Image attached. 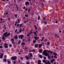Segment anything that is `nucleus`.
<instances>
[{"instance_id":"63","label":"nucleus","mask_w":64,"mask_h":64,"mask_svg":"<svg viewBox=\"0 0 64 64\" xmlns=\"http://www.w3.org/2000/svg\"><path fill=\"white\" fill-rule=\"evenodd\" d=\"M8 14V12L6 13V15H7Z\"/></svg>"},{"instance_id":"29","label":"nucleus","mask_w":64,"mask_h":64,"mask_svg":"<svg viewBox=\"0 0 64 64\" xmlns=\"http://www.w3.org/2000/svg\"><path fill=\"white\" fill-rule=\"evenodd\" d=\"M17 20L18 21V23H19L20 22V20H19V19H17Z\"/></svg>"},{"instance_id":"51","label":"nucleus","mask_w":64,"mask_h":64,"mask_svg":"<svg viewBox=\"0 0 64 64\" xmlns=\"http://www.w3.org/2000/svg\"><path fill=\"white\" fill-rule=\"evenodd\" d=\"M31 41V40H30V38H28V41Z\"/></svg>"},{"instance_id":"64","label":"nucleus","mask_w":64,"mask_h":64,"mask_svg":"<svg viewBox=\"0 0 64 64\" xmlns=\"http://www.w3.org/2000/svg\"><path fill=\"white\" fill-rule=\"evenodd\" d=\"M45 41V42H46V41H47V39H46Z\"/></svg>"},{"instance_id":"25","label":"nucleus","mask_w":64,"mask_h":64,"mask_svg":"<svg viewBox=\"0 0 64 64\" xmlns=\"http://www.w3.org/2000/svg\"><path fill=\"white\" fill-rule=\"evenodd\" d=\"M40 16H38V20H40Z\"/></svg>"},{"instance_id":"38","label":"nucleus","mask_w":64,"mask_h":64,"mask_svg":"<svg viewBox=\"0 0 64 64\" xmlns=\"http://www.w3.org/2000/svg\"><path fill=\"white\" fill-rule=\"evenodd\" d=\"M29 35H30V33H29L28 34H27L26 35V36H29Z\"/></svg>"},{"instance_id":"37","label":"nucleus","mask_w":64,"mask_h":64,"mask_svg":"<svg viewBox=\"0 0 64 64\" xmlns=\"http://www.w3.org/2000/svg\"><path fill=\"white\" fill-rule=\"evenodd\" d=\"M54 57L55 58H56V59H57V56H54Z\"/></svg>"},{"instance_id":"59","label":"nucleus","mask_w":64,"mask_h":64,"mask_svg":"<svg viewBox=\"0 0 64 64\" xmlns=\"http://www.w3.org/2000/svg\"><path fill=\"white\" fill-rule=\"evenodd\" d=\"M26 8V7L25 6H24V7L23 8L24 9H25Z\"/></svg>"},{"instance_id":"11","label":"nucleus","mask_w":64,"mask_h":64,"mask_svg":"<svg viewBox=\"0 0 64 64\" xmlns=\"http://www.w3.org/2000/svg\"><path fill=\"white\" fill-rule=\"evenodd\" d=\"M39 52H40V53H42V49H40L39 50Z\"/></svg>"},{"instance_id":"42","label":"nucleus","mask_w":64,"mask_h":64,"mask_svg":"<svg viewBox=\"0 0 64 64\" xmlns=\"http://www.w3.org/2000/svg\"><path fill=\"white\" fill-rule=\"evenodd\" d=\"M13 63L14 64H15V63H16V62L15 61H13Z\"/></svg>"},{"instance_id":"47","label":"nucleus","mask_w":64,"mask_h":64,"mask_svg":"<svg viewBox=\"0 0 64 64\" xmlns=\"http://www.w3.org/2000/svg\"><path fill=\"white\" fill-rule=\"evenodd\" d=\"M12 45L11 44H10L9 45L10 47H12Z\"/></svg>"},{"instance_id":"12","label":"nucleus","mask_w":64,"mask_h":64,"mask_svg":"<svg viewBox=\"0 0 64 64\" xmlns=\"http://www.w3.org/2000/svg\"><path fill=\"white\" fill-rule=\"evenodd\" d=\"M41 60H39L38 61V63L37 64H41Z\"/></svg>"},{"instance_id":"62","label":"nucleus","mask_w":64,"mask_h":64,"mask_svg":"<svg viewBox=\"0 0 64 64\" xmlns=\"http://www.w3.org/2000/svg\"><path fill=\"white\" fill-rule=\"evenodd\" d=\"M0 48H2V46H0Z\"/></svg>"},{"instance_id":"32","label":"nucleus","mask_w":64,"mask_h":64,"mask_svg":"<svg viewBox=\"0 0 64 64\" xmlns=\"http://www.w3.org/2000/svg\"><path fill=\"white\" fill-rule=\"evenodd\" d=\"M34 34H36V36H37V34L36 33V32H34Z\"/></svg>"},{"instance_id":"10","label":"nucleus","mask_w":64,"mask_h":64,"mask_svg":"<svg viewBox=\"0 0 64 64\" xmlns=\"http://www.w3.org/2000/svg\"><path fill=\"white\" fill-rule=\"evenodd\" d=\"M35 46L36 48H38V44H35Z\"/></svg>"},{"instance_id":"22","label":"nucleus","mask_w":64,"mask_h":64,"mask_svg":"<svg viewBox=\"0 0 64 64\" xmlns=\"http://www.w3.org/2000/svg\"><path fill=\"white\" fill-rule=\"evenodd\" d=\"M2 39H3V40H5V39H6V38H5V36H2Z\"/></svg>"},{"instance_id":"40","label":"nucleus","mask_w":64,"mask_h":64,"mask_svg":"<svg viewBox=\"0 0 64 64\" xmlns=\"http://www.w3.org/2000/svg\"><path fill=\"white\" fill-rule=\"evenodd\" d=\"M28 15L26 14V15L24 16H25V17H28Z\"/></svg>"},{"instance_id":"39","label":"nucleus","mask_w":64,"mask_h":64,"mask_svg":"<svg viewBox=\"0 0 64 64\" xmlns=\"http://www.w3.org/2000/svg\"><path fill=\"white\" fill-rule=\"evenodd\" d=\"M5 22V20H4L3 21H2V23H4V22Z\"/></svg>"},{"instance_id":"30","label":"nucleus","mask_w":64,"mask_h":64,"mask_svg":"<svg viewBox=\"0 0 64 64\" xmlns=\"http://www.w3.org/2000/svg\"><path fill=\"white\" fill-rule=\"evenodd\" d=\"M4 61V62H6V60H7V59L6 58H5L4 60H3Z\"/></svg>"},{"instance_id":"24","label":"nucleus","mask_w":64,"mask_h":64,"mask_svg":"<svg viewBox=\"0 0 64 64\" xmlns=\"http://www.w3.org/2000/svg\"><path fill=\"white\" fill-rule=\"evenodd\" d=\"M8 64H10V63H11V62L9 61V60H8Z\"/></svg>"},{"instance_id":"5","label":"nucleus","mask_w":64,"mask_h":64,"mask_svg":"<svg viewBox=\"0 0 64 64\" xmlns=\"http://www.w3.org/2000/svg\"><path fill=\"white\" fill-rule=\"evenodd\" d=\"M25 4L26 6H28V5H29V2H26L25 3Z\"/></svg>"},{"instance_id":"16","label":"nucleus","mask_w":64,"mask_h":64,"mask_svg":"<svg viewBox=\"0 0 64 64\" xmlns=\"http://www.w3.org/2000/svg\"><path fill=\"white\" fill-rule=\"evenodd\" d=\"M53 54L54 55H55V56H57V53L56 52H54L53 53Z\"/></svg>"},{"instance_id":"53","label":"nucleus","mask_w":64,"mask_h":64,"mask_svg":"<svg viewBox=\"0 0 64 64\" xmlns=\"http://www.w3.org/2000/svg\"><path fill=\"white\" fill-rule=\"evenodd\" d=\"M23 57H21L20 59H21V60H23Z\"/></svg>"},{"instance_id":"55","label":"nucleus","mask_w":64,"mask_h":64,"mask_svg":"<svg viewBox=\"0 0 64 64\" xmlns=\"http://www.w3.org/2000/svg\"><path fill=\"white\" fill-rule=\"evenodd\" d=\"M47 43L49 45V44H50V43L49 42H48Z\"/></svg>"},{"instance_id":"9","label":"nucleus","mask_w":64,"mask_h":64,"mask_svg":"<svg viewBox=\"0 0 64 64\" xmlns=\"http://www.w3.org/2000/svg\"><path fill=\"white\" fill-rule=\"evenodd\" d=\"M4 55L3 54H2L0 56V58H2L3 57V56Z\"/></svg>"},{"instance_id":"13","label":"nucleus","mask_w":64,"mask_h":64,"mask_svg":"<svg viewBox=\"0 0 64 64\" xmlns=\"http://www.w3.org/2000/svg\"><path fill=\"white\" fill-rule=\"evenodd\" d=\"M39 48H42V47H41L42 46V44H40L39 45Z\"/></svg>"},{"instance_id":"1","label":"nucleus","mask_w":64,"mask_h":64,"mask_svg":"<svg viewBox=\"0 0 64 64\" xmlns=\"http://www.w3.org/2000/svg\"><path fill=\"white\" fill-rule=\"evenodd\" d=\"M47 52L48 53H50V52H51V50H44V52H42V53L44 54V55L45 56H48V55H50V54H48L47 53Z\"/></svg>"},{"instance_id":"46","label":"nucleus","mask_w":64,"mask_h":64,"mask_svg":"<svg viewBox=\"0 0 64 64\" xmlns=\"http://www.w3.org/2000/svg\"><path fill=\"white\" fill-rule=\"evenodd\" d=\"M4 57L5 58H7V56L6 55H5L4 56Z\"/></svg>"},{"instance_id":"6","label":"nucleus","mask_w":64,"mask_h":64,"mask_svg":"<svg viewBox=\"0 0 64 64\" xmlns=\"http://www.w3.org/2000/svg\"><path fill=\"white\" fill-rule=\"evenodd\" d=\"M4 48H7L8 47V46L6 44L4 43Z\"/></svg>"},{"instance_id":"31","label":"nucleus","mask_w":64,"mask_h":64,"mask_svg":"<svg viewBox=\"0 0 64 64\" xmlns=\"http://www.w3.org/2000/svg\"><path fill=\"white\" fill-rule=\"evenodd\" d=\"M20 42H21V40H19V42H18V44L19 45L20 44Z\"/></svg>"},{"instance_id":"26","label":"nucleus","mask_w":64,"mask_h":64,"mask_svg":"<svg viewBox=\"0 0 64 64\" xmlns=\"http://www.w3.org/2000/svg\"><path fill=\"white\" fill-rule=\"evenodd\" d=\"M14 16L16 18L17 17V15L16 14H14Z\"/></svg>"},{"instance_id":"4","label":"nucleus","mask_w":64,"mask_h":64,"mask_svg":"<svg viewBox=\"0 0 64 64\" xmlns=\"http://www.w3.org/2000/svg\"><path fill=\"white\" fill-rule=\"evenodd\" d=\"M18 36L19 39L20 38L21 39H23V37H24V35H19Z\"/></svg>"},{"instance_id":"56","label":"nucleus","mask_w":64,"mask_h":64,"mask_svg":"<svg viewBox=\"0 0 64 64\" xmlns=\"http://www.w3.org/2000/svg\"><path fill=\"white\" fill-rule=\"evenodd\" d=\"M15 5H16V7L17 9H18V6H17V5H16V4Z\"/></svg>"},{"instance_id":"43","label":"nucleus","mask_w":64,"mask_h":64,"mask_svg":"<svg viewBox=\"0 0 64 64\" xmlns=\"http://www.w3.org/2000/svg\"><path fill=\"white\" fill-rule=\"evenodd\" d=\"M30 11V8L28 10V12H29Z\"/></svg>"},{"instance_id":"57","label":"nucleus","mask_w":64,"mask_h":64,"mask_svg":"<svg viewBox=\"0 0 64 64\" xmlns=\"http://www.w3.org/2000/svg\"><path fill=\"white\" fill-rule=\"evenodd\" d=\"M19 26V24H18L17 26V27H18V26Z\"/></svg>"},{"instance_id":"2","label":"nucleus","mask_w":64,"mask_h":64,"mask_svg":"<svg viewBox=\"0 0 64 64\" xmlns=\"http://www.w3.org/2000/svg\"><path fill=\"white\" fill-rule=\"evenodd\" d=\"M7 32H6L4 34H3L4 36H5V37H7V36H9L10 34V33H9L8 34H7Z\"/></svg>"},{"instance_id":"52","label":"nucleus","mask_w":64,"mask_h":64,"mask_svg":"<svg viewBox=\"0 0 64 64\" xmlns=\"http://www.w3.org/2000/svg\"><path fill=\"white\" fill-rule=\"evenodd\" d=\"M14 43H15V42H14V41H13L12 42V44H14Z\"/></svg>"},{"instance_id":"23","label":"nucleus","mask_w":64,"mask_h":64,"mask_svg":"<svg viewBox=\"0 0 64 64\" xmlns=\"http://www.w3.org/2000/svg\"><path fill=\"white\" fill-rule=\"evenodd\" d=\"M33 43L35 44V42H37V41L35 40H34L33 41Z\"/></svg>"},{"instance_id":"18","label":"nucleus","mask_w":64,"mask_h":64,"mask_svg":"<svg viewBox=\"0 0 64 64\" xmlns=\"http://www.w3.org/2000/svg\"><path fill=\"white\" fill-rule=\"evenodd\" d=\"M25 57V58H26V59H27V60H28V59H29V57H28V56H26Z\"/></svg>"},{"instance_id":"34","label":"nucleus","mask_w":64,"mask_h":64,"mask_svg":"<svg viewBox=\"0 0 64 64\" xmlns=\"http://www.w3.org/2000/svg\"><path fill=\"white\" fill-rule=\"evenodd\" d=\"M22 31V30H19V33H21V32Z\"/></svg>"},{"instance_id":"58","label":"nucleus","mask_w":64,"mask_h":64,"mask_svg":"<svg viewBox=\"0 0 64 64\" xmlns=\"http://www.w3.org/2000/svg\"><path fill=\"white\" fill-rule=\"evenodd\" d=\"M52 58H54V56H52Z\"/></svg>"},{"instance_id":"28","label":"nucleus","mask_w":64,"mask_h":64,"mask_svg":"<svg viewBox=\"0 0 64 64\" xmlns=\"http://www.w3.org/2000/svg\"><path fill=\"white\" fill-rule=\"evenodd\" d=\"M39 56H40V58H42V55H40Z\"/></svg>"},{"instance_id":"3","label":"nucleus","mask_w":64,"mask_h":64,"mask_svg":"<svg viewBox=\"0 0 64 64\" xmlns=\"http://www.w3.org/2000/svg\"><path fill=\"white\" fill-rule=\"evenodd\" d=\"M11 59L12 60H15L16 59H17V57L15 56L14 57V56H12L11 58Z\"/></svg>"},{"instance_id":"44","label":"nucleus","mask_w":64,"mask_h":64,"mask_svg":"<svg viewBox=\"0 0 64 64\" xmlns=\"http://www.w3.org/2000/svg\"><path fill=\"white\" fill-rule=\"evenodd\" d=\"M26 64H29V62H26Z\"/></svg>"},{"instance_id":"17","label":"nucleus","mask_w":64,"mask_h":64,"mask_svg":"<svg viewBox=\"0 0 64 64\" xmlns=\"http://www.w3.org/2000/svg\"><path fill=\"white\" fill-rule=\"evenodd\" d=\"M34 38L35 39V40H38V38L36 36H34Z\"/></svg>"},{"instance_id":"27","label":"nucleus","mask_w":64,"mask_h":64,"mask_svg":"<svg viewBox=\"0 0 64 64\" xmlns=\"http://www.w3.org/2000/svg\"><path fill=\"white\" fill-rule=\"evenodd\" d=\"M29 55H30V56H31V57H32V56H33V55H32V53L30 54Z\"/></svg>"},{"instance_id":"15","label":"nucleus","mask_w":64,"mask_h":64,"mask_svg":"<svg viewBox=\"0 0 64 64\" xmlns=\"http://www.w3.org/2000/svg\"><path fill=\"white\" fill-rule=\"evenodd\" d=\"M48 63H46V64H51V63H50V61H49V60H48L47 61Z\"/></svg>"},{"instance_id":"48","label":"nucleus","mask_w":64,"mask_h":64,"mask_svg":"<svg viewBox=\"0 0 64 64\" xmlns=\"http://www.w3.org/2000/svg\"><path fill=\"white\" fill-rule=\"evenodd\" d=\"M44 59H46V57H44Z\"/></svg>"},{"instance_id":"60","label":"nucleus","mask_w":64,"mask_h":64,"mask_svg":"<svg viewBox=\"0 0 64 64\" xmlns=\"http://www.w3.org/2000/svg\"><path fill=\"white\" fill-rule=\"evenodd\" d=\"M25 10L26 11H27V10H28V9H27V8H26L25 9Z\"/></svg>"},{"instance_id":"54","label":"nucleus","mask_w":64,"mask_h":64,"mask_svg":"<svg viewBox=\"0 0 64 64\" xmlns=\"http://www.w3.org/2000/svg\"><path fill=\"white\" fill-rule=\"evenodd\" d=\"M44 36H43L42 38V39L43 40H44Z\"/></svg>"},{"instance_id":"20","label":"nucleus","mask_w":64,"mask_h":64,"mask_svg":"<svg viewBox=\"0 0 64 64\" xmlns=\"http://www.w3.org/2000/svg\"><path fill=\"white\" fill-rule=\"evenodd\" d=\"M43 62H44V63H46V60H42Z\"/></svg>"},{"instance_id":"36","label":"nucleus","mask_w":64,"mask_h":64,"mask_svg":"<svg viewBox=\"0 0 64 64\" xmlns=\"http://www.w3.org/2000/svg\"><path fill=\"white\" fill-rule=\"evenodd\" d=\"M34 27H35V29H36H36H37V27H36V26H34Z\"/></svg>"},{"instance_id":"49","label":"nucleus","mask_w":64,"mask_h":64,"mask_svg":"<svg viewBox=\"0 0 64 64\" xmlns=\"http://www.w3.org/2000/svg\"><path fill=\"white\" fill-rule=\"evenodd\" d=\"M17 29H16V30H15V33H16V32H17Z\"/></svg>"},{"instance_id":"35","label":"nucleus","mask_w":64,"mask_h":64,"mask_svg":"<svg viewBox=\"0 0 64 64\" xmlns=\"http://www.w3.org/2000/svg\"><path fill=\"white\" fill-rule=\"evenodd\" d=\"M11 40L12 41H14V39L13 38H12L11 39Z\"/></svg>"},{"instance_id":"41","label":"nucleus","mask_w":64,"mask_h":64,"mask_svg":"<svg viewBox=\"0 0 64 64\" xmlns=\"http://www.w3.org/2000/svg\"><path fill=\"white\" fill-rule=\"evenodd\" d=\"M47 21H46V22H44V24H47Z\"/></svg>"},{"instance_id":"45","label":"nucleus","mask_w":64,"mask_h":64,"mask_svg":"<svg viewBox=\"0 0 64 64\" xmlns=\"http://www.w3.org/2000/svg\"><path fill=\"white\" fill-rule=\"evenodd\" d=\"M55 23H58V22H57V20L55 21Z\"/></svg>"},{"instance_id":"14","label":"nucleus","mask_w":64,"mask_h":64,"mask_svg":"<svg viewBox=\"0 0 64 64\" xmlns=\"http://www.w3.org/2000/svg\"><path fill=\"white\" fill-rule=\"evenodd\" d=\"M30 52H35V50L33 49L32 50H30Z\"/></svg>"},{"instance_id":"50","label":"nucleus","mask_w":64,"mask_h":64,"mask_svg":"<svg viewBox=\"0 0 64 64\" xmlns=\"http://www.w3.org/2000/svg\"><path fill=\"white\" fill-rule=\"evenodd\" d=\"M50 54H52L53 53V52H51V51H50Z\"/></svg>"},{"instance_id":"21","label":"nucleus","mask_w":64,"mask_h":64,"mask_svg":"<svg viewBox=\"0 0 64 64\" xmlns=\"http://www.w3.org/2000/svg\"><path fill=\"white\" fill-rule=\"evenodd\" d=\"M22 25H23V24H20V26L21 27H23V26H22Z\"/></svg>"},{"instance_id":"61","label":"nucleus","mask_w":64,"mask_h":64,"mask_svg":"<svg viewBox=\"0 0 64 64\" xmlns=\"http://www.w3.org/2000/svg\"><path fill=\"white\" fill-rule=\"evenodd\" d=\"M30 34H32V31H31V32L30 33Z\"/></svg>"},{"instance_id":"19","label":"nucleus","mask_w":64,"mask_h":64,"mask_svg":"<svg viewBox=\"0 0 64 64\" xmlns=\"http://www.w3.org/2000/svg\"><path fill=\"white\" fill-rule=\"evenodd\" d=\"M21 44L22 45H25V42H22V43Z\"/></svg>"},{"instance_id":"8","label":"nucleus","mask_w":64,"mask_h":64,"mask_svg":"<svg viewBox=\"0 0 64 64\" xmlns=\"http://www.w3.org/2000/svg\"><path fill=\"white\" fill-rule=\"evenodd\" d=\"M18 38V36H17V35H16L14 37V38L15 39H17Z\"/></svg>"},{"instance_id":"33","label":"nucleus","mask_w":64,"mask_h":64,"mask_svg":"<svg viewBox=\"0 0 64 64\" xmlns=\"http://www.w3.org/2000/svg\"><path fill=\"white\" fill-rule=\"evenodd\" d=\"M50 56H48V59H50Z\"/></svg>"},{"instance_id":"7","label":"nucleus","mask_w":64,"mask_h":64,"mask_svg":"<svg viewBox=\"0 0 64 64\" xmlns=\"http://www.w3.org/2000/svg\"><path fill=\"white\" fill-rule=\"evenodd\" d=\"M54 61H55V59H53L50 60V62L52 63H53V62H54Z\"/></svg>"}]
</instances>
